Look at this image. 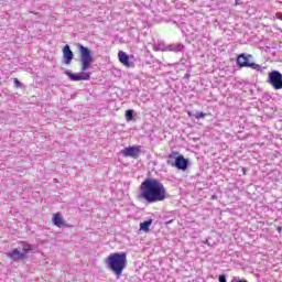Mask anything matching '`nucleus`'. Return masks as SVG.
<instances>
[{"label": "nucleus", "mask_w": 282, "mask_h": 282, "mask_svg": "<svg viewBox=\"0 0 282 282\" xmlns=\"http://www.w3.org/2000/svg\"><path fill=\"white\" fill-rule=\"evenodd\" d=\"M167 196L166 187L158 178H145L140 185L139 197L147 202V204L164 202Z\"/></svg>", "instance_id": "nucleus-1"}, {"label": "nucleus", "mask_w": 282, "mask_h": 282, "mask_svg": "<svg viewBox=\"0 0 282 282\" xmlns=\"http://www.w3.org/2000/svg\"><path fill=\"white\" fill-rule=\"evenodd\" d=\"M78 50L80 54L79 58L82 63V73L74 74L70 70L65 72L66 76H68V78L75 83H78V80H89L91 73L86 70L91 66V63H94V57L91 56V51H89V48L83 46V44H78Z\"/></svg>", "instance_id": "nucleus-2"}, {"label": "nucleus", "mask_w": 282, "mask_h": 282, "mask_svg": "<svg viewBox=\"0 0 282 282\" xmlns=\"http://www.w3.org/2000/svg\"><path fill=\"white\" fill-rule=\"evenodd\" d=\"M105 264L108 268V270H110V272H113V274H116L117 279H120V276H122V272H124V268H127V253H110L106 258Z\"/></svg>", "instance_id": "nucleus-3"}, {"label": "nucleus", "mask_w": 282, "mask_h": 282, "mask_svg": "<svg viewBox=\"0 0 282 282\" xmlns=\"http://www.w3.org/2000/svg\"><path fill=\"white\" fill-rule=\"evenodd\" d=\"M34 250V245H30L28 242H22L19 248L13 249L12 251L7 253V257L11 259V261H21L25 259L26 252H32Z\"/></svg>", "instance_id": "nucleus-4"}, {"label": "nucleus", "mask_w": 282, "mask_h": 282, "mask_svg": "<svg viewBox=\"0 0 282 282\" xmlns=\"http://www.w3.org/2000/svg\"><path fill=\"white\" fill-rule=\"evenodd\" d=\"M250 58H252V55H246L242 53L237 57V65L240 67H250L251 69H254L256 72L263 73L265 67H263L257 63H250Z\"/></svg>", "instance_id": "nucleus-5"}, {"label": "nucleus", "mask_w": 282, "mask_h": 282, "mask_svg": "<svg viewBox=\"0 0 282 282\" xmlns=\"http://www.w3.org/2000/svg\"><path fill=\"white\" fill-rule=\"evenodd\" d=\"M268 83L273 89H282V74L279 70H272L269 73Z\"/></svg>", "instance_id": "nucleus-6"}, {"label": "nucleus", "mask_w": 282, "mask_h": 282, "mask_svg": "<svg viewBox=\"0 0 282 282\" xmlns=\"http://www.w3.org/2000/svg\"><path fill=\"white\" fill-rule=\"evenodd\" d=\"M140 145H130L121 150V155H123V158H132L133 160H138V158H140Z\"/></svg>", "instance_id": "nucleus-7"}, {"label": "nucleus", "mask_w": 282, "mask_h": 282, "mask_svg": "<svg viewBox=\"0 0 282 282\" xmlns=\"http://www.w3.org/2000/svg\"><path fill=\"white\" fill-rule=\"evenodd\" d=\"M167 164L169 166H173L180 171H186V169H188V161L182 155L177 156L175 161L167 160Z\"/></svg>", "instance_id": "nucleus-8"}, {"label": "nucleus", "mask_w": 282, "mask_h": 282, "mask_svg": "<svg viewBox=\"0 0 282 282\" xmlns=\"http://www.w3.org/2000/svg\"><path fill=\"white\" fill-rule=\"evenodd\" d=\"M118 58L119 63L124 65V67H135V63L129 61V55L126 52L119 51Z\"/></svg>", "instance_id": "nucleus-9"}, {"label": "nucleus", "mask_w": 282, "mask_h": 282, "mask_svg": "<svg viewBox=\"0 0 282 282\" xmlns=\"http://www.w3.org/2000/svg\"><path fill=\"white\" fill-rule=\"evenodd\" d=\"M63 58L65 65H69L72 61L74 59V53L72 52V48H69V45H65L63 48Z\"/></svg>", "instance_id": "nucleus-10"}, {"label": "nucleus", "mask_w": 282, "mask_h": 282, "mask_svg": "<svg viewBox=\"0 0 282 282\" xmlns=\"http://www.w3.org/2000/svg\"><path fill=\"white\" fill-rule=\"evenodd\" d=\"M53 224L54 226H57V228H63V226H65V221L63 220L61 213L53 215Z\"/></svg>", "instance_id": "nucleus-11"}, {"label": "nucleus", "mask_w": 282, "mask_h": 282, "mask_svg": "<svg viewBox=\"0 0 282 282\" xmlns=\"http://www.w3.org/2000/svg\"><path fill=\"white\" fill-rule=\"evenodd\" d=\"M151 224H153V219H148L140 224V230L143 232H149V228H151Z\"/></svg>", "instance_id": "nucleus-12"}, {"label": "nucleus", "mask_w": 282, "mask_h": 282, "mask_svg": "<svg viewBox=\"0 0 282 282\" xmlns=\"http://www.w3.org/2000/svg\"><path fill=\"white\" fill-rule=\"evenodd\" d=\"M184 50V45L182 44H172L169 46L170 52H182Z\"/></svg>", "instance_id": "nucleus-13"}, {"label": "nucleus", "mask_w": 282, "mask_h": 282, "mask_svg": "<svg viewBox=\"0 0 282 282\" xmlns=\"http://www.w3.org/2000/svg\"><path fill=\"white\" fill-rule=\"evenodd\" d=\"M195 40H197V35L195 33L186 34V41H188V43H193Z\"/></svg>", "instance_id": "nucleus-14"}, {"label": "nucleus", "mask_w": 282, "mask_h": 282, "mask_svg": "<svg viewBox=\"0 0 282 282\" xmlns=\"http://www.w3.org/2000/svg\"><path fill=\"white\" fill-rule=\"evenodd\" d=\"M126 119L128 122H131V120H133V110L126 111Z\"/></svg>", "instance_id": "nucleus-15"}, {"label": "nucleus", "mask_w": 282, "mask_h": 282, "mask_svg": "<svg viewBox=\"0 0 282 282\" xmlns=\"http://www.w3.org/2000/svg\"><path fill=\"white\" fill-rule=\"evenodd\" d=\"M195 118H196L197 120H199V119H202V118H206V113H204V112H196V113H195Z\"/></svg>", "instance_id": "nucleus-16"}, {"label": "nucleus", "mask_w": 282, "mask_h": 282, "mask_svg": "<svg viewBox=\"0 0 282 282\" xmlns=\"http://www.w3.org/2000/svg\"><path fill=\"white\" fill-rule=\"evenodd\" d=\"M231 282H248L247 280H241L239 278H234Z\"/></svg>", "instance_id": "nucleus-17"}, {"label": "nucleus", "mask_w": 282, "mask_h": 282, "mask_svg": "<svg viewBox=\"0 0 282 282\" xmlns=\"http://www.w3.org/2000/svg\"><path fill=\"white\" fill-rule=\"evenodd\" d=\"M219 282H227L226 281V275H219Z\"/></svg>", "instance_id": "nucleus-18"}, {"label": "nucleus", "mask_w": 282, "mask_h": 282, "mask_svg": "<svg viewBox=\"0 0 282 282\" xmlns=\"http://www.w3.org/2000/svg\"><path fill=\"white\" fill-rule=\"evenodd\" d=\"M14 85L18 86V87H21V82H19L18 78L14 79Z\"/></svg>", "instance_id": "nucleus-19"}, {"label": "nucleus", "mask_w": 282, "mask_h": 282, "mask_svg": "<svg viewBox=\"0 0 282 282\" xmlns=\"http://www.w3.org/2000/svg\"><path fill=\"white\" fill-rule=\"evenodd\" d=\"M203 243H205L206 246H210V242L208 241V239H206L205 241H203Z\"/></svg>", "instance_id": "nucleus-20"}, {"label": "nucleus", "mask_w": 282, "mask_h": 282, "mask_svg": "<svg viewBox=\"0 0 282 282\" xmlns=\"http://www.w3.org/2000/svg\"><path fill=\"white\" fill-rule=\"evenodd\" d=\"M236 6H239V0H236Z\"/></svg>", "instance_id": "nucleus-21"}]
</instances>
